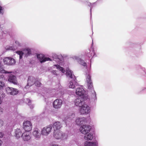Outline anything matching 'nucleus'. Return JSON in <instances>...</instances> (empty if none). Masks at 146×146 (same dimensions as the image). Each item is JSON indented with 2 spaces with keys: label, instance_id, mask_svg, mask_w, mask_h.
I'll list each match as a JSON object with an SVG mask.
<instances>
[{
  "label": "nucleus",
  "instance_id": "nucleus-1",
  "mask_svg": "<svg viewBox=\"0 0 146 146\" xmlns=\"http://www.w3.org/2000/svg\"><path fill=\"white\" fill-rule=\"evenodd\" d=\"M86 56L85 59L83 57L81 58L80 56H75L73 58L76 60L79 64L84 67H87V62L88 64H90V66L91 67V60L93 57L91 56V55L90 56H88V55H86Z\"/></svg>",
  "mask_w": 146,
  "mask_h": 146
},
{
  "label": "nucleus",
  "instance_id": "nucleus-2",
  "mask_svg": "<svg viewBox=\"0 0 146 146\" xmlns=\"http://www.w3.org/2000/svg\"><path fill=\"white\" fill-rule=\"evenodd\" d=\"M86 74L88 75L86 76V81L87 83L88 89L91 92L92 94V98L93 100L95 101L96 100V92L93 88V83L91 80V76L89 72L88 74L86 73Z\"/></svg>",
  "mask_w": 146,
  "mask_h": 146
},
{
  "label": "nucleus",
  "instance_id": "nucleus-3",
  "mask_svg": "<svg viewBox=\"0 0 146 146\" xmlns=\"http://www.w3.org/2000/svg\"><path fill=\"white\" fill-rule=\"evenodd\" d=\"M66 74L67 77L72 79L70 81L68 84V86L70 88L74 89L77 86L78 83L76 81V79L75 77L74 74H72V73L71 71L68 68H67L66 69Z\"/></svg>",
  "mask_w": 146,
  "mask_h": 146
},
{
  "label": "nucleus",
  "instance_id": "nucleus-4",
  "mask_svg": "<svg viewBox=\"0 0 146 146\" xmlns=\"http://www.w3.org/2000/svg\"><path fill=\"white\" fill-rule=\"evenodd\" d=\"M34 50L28 47H24L21 48L20 50L17 51L16 53L18 55H35L33 53ZM35 55H41L40 54L36 53Z\"/></svg>",
  "mask_w": 146,
  "mask_h": 146
},
{
  "label": "nucleus",
  "instance_id": "nucleus-5",
  "mask_svg": "<svg viewBox=\"0 0 146 146\" xmlns=\"http://www.w3.org/2000/svg\"><path fill=\"white\" fill-rule=\"evenodd\" d=\"M41 94L45 99L48 97L56 96V92L54 90H48L45 88L43 89Z\"/></svg>",
  "mask_w": 146,
  "mask_h": 146
},
{
  "label": "nucleus",
  "instance_id": "nucleus-6",
  "mask_svg": "<svg viewBox=\"0 0 146 146\" xmlns=\"http://www.w3.org/2000/svg\"><path fill=\"white\" fill-rule=\"evenodd\" d=\"M53 136L56 139L61 140L66 139L68 137L67 134L60 130L54 131Z\"/></svg>",
  "mask_w": 146,
  "mask_h": 146
},
{
  "label": "nucleus",
  "instance_id": "nucleus-7",
  "mask_svg": "<svg viewBox=\"0 0 146 146\" xmlns=\"http://www.w3.org/2000/svg\"><path fill=\"white\" fill-rule=\"evenodd\" d=\"M52 127V124H50L43 127L41 131L42 135L45 136L48 135L51 131Z\"/></svg>",
  "mask_w": 146,
  "mask_h": 146
},
{
  "label": "nucleus",
  "instance_id": "nucleus-8",
  "mask_svg": "<svg viewBox=\"0 0 146 146\" xmlns=\"http://www.w3.org/2000/svg\"><path fill=\"white\" fill-rule=\"evenodd\" d=\"M79 111L81 114H88L90 112V108L85 103L80 107Z\"/></svg>",
  "mask_w": 146,
  "mask_h": 146
},
{
  "label": "nucleus",
  "instance_id": "nucleus-9",
  "mask_svg": "<svg viewBox=\"0 0 146 146\" xmlns=\"http://www.w3.org/2000/svg\"><path fill=\"white\" fill-rule=\"evenodd\" d=\"M75 113L72 112L69 113L68 115L63 119L66 126L71 123V121L75 117Z\"/></svg>",
  "mask_w": 146,
  "mask_h": 146
},
{
  "label": "nucleus",
  "instance_id": "nucleus-10",
  "mask_svg": "<svg viewBox=\"0 0 146 146\" xmlns=\"http://www.w3.org/2000/svg\"><path fill=\"white\" fill-rule=\"evenodd\" d=\"M85 101V100L83 97L78 96L74 100V102L75 105L80 107L86 103Z\"/></svg>",
  "mask_w": 146,
  "mask_h": 146
},
{
  "label": "nucleus",
  "instance_id": "nucleus-11",
  "mask_svg": "<svg viewBox=\"0 0 146 146\" xmlns=\"http://www.w3.org/2000/svg\"><path fill=\"white\" fill-rule=\"evenodd\" d=\"M91 128L90 126L88 125H85L81 126L79 129L81 133L85 135L89 133Z\"/></svg>",
  "mask_w": 146,
  "mask_h": 146
},
{
  "label": "nucleus",
  "instance_id": "nucleus-12",
  "mask_svg": "<svg viewBox=\"0 0 146 146\" xmlns=\"http://www.w3.org/2000/svg\"><path fill=\"white\" fill-rule=\"evenodd\" d=\"M23 128L26 131H31L32 128V125L30 121H26L23 123Z\"/></svg>",
  "mask_w": 146,
  "mask_h": 146
},
{
  "label": "nucleus",
  "instance_id": "nucleus-13",
  "mask_svg": "<svg viewBox=\"0 0 146 146\" xmlns=\"http://www.w3.org/2000/svg\"><path fill=\"white\" fill-rule=\"evenodd\" d=\"M6 90L8 94L12 95H16L18 93V91L17 89L12 87H8L6 88Z\"/></svg>",
  "mask_w": 146,
  "mask_h": 146
},
{
  "label": "nucleus",
  "instance_id": "nucleus-14",
  "mask_svg": "<svg viewBox=\"0 0 146 146\" xmlns=\"http://www.w3.org/2000/svg\"><path fill=\"white\" fill-rule=\"evenodd\" d=\"M33 134L36 139H40L42 134L40 130L38 128H36L33 129Z\"/></svg>",
  "mask_w": 146,
  "mask_h": 146
},
{
  "label": "nucleus",
  "instance_id": "nucleus-15",
  "mask_svg": "<svg viewBox=\"0 0 146 146\" xmlns=\"http://www.w3.org/2000/svg\"><path fill=\"white\" fill-rule=\"evenodd\" d=\"M87 119L85 117H77L76 119L75 122L77 125H80L82 124L87 123Z\"/></svg>",
  "mask_w": 146,
  "mask_h": 146
},
{
  "label": "nucleus",
  "instance_id": "nucleus-16",
  "mask_svg": "<svg viewBox=\"0 0 146 146\" xmlns=\"http://www.w3.org/2000/svg\"><path fill=\"white\" fill-rule=\"evenodd\" d=\"M62 104V101L60 99H57L55 100L53 102V106L56 109L60 108Z\"/></svg>",
  "mask_w": 146,
  "mask_h": 146
},
{
  "label": "nucleus",
  "instance_id": "nucleus-17",
  "mask_svg": "<svg viewBox=\"0 0 146 146\" xmlns=\"http://www.w3.org/2000/svg\"><path fill=\"white\" fill-rule=\"evenodd\" d=\"M29 131H26L22 134L21 137L25 141H27L30 139L31 137L30 133Z\"/></svg>",
  "mask_w": 146,
  "mask_h": 146
},
{
  "label": "nucleus",
  "instance_id": "nucleus-18",
  "mask_svg": "<svg viewBox=\"0 0 146 146\" xmlns=\"http://www.w3.org/2000/svg\"><path fill=\"white\" fill-rule=\"evenodd\" d=\"M85 91L83 88L82 86H79L78 87L76 91V93L77 95L79 96L83 97V94H84Z\"/></svg>",
  "mask_w": 146,
  "mask_h": 146
},
{
  "label": "nucleus",
  "instance_id": "nucleus-19",
  "mask_svg": "<svg viewBox=\"0 0 146 146\" xmlns=\"http://www.w3.org/2000/svg\"><path fill=\"white\" fill-rule=\"evenodd\" d=\"M35 80V79L34 77L31 76L29 77L28 83L25 88H29V86H31L33 85L34 84Z\"/></svg>",
  "mask_w": 146,
  "mask_h": 146
},
{
  "label": "nucleus",
  "instance_id": "nucleus-20",
  "mask_svg": "<svg viewBox=\"0 0 146 146\" xmlns=\"http://www.w3.org/2000/svg\"><path fill=\"white\" fill-rule=\"evenodd\" d=\"M44 55H36L37 58L41 63H42L46 61H51V60L49 58L45 57Z\"/></svg>",
  "mask_w": 146,
  "mask_h": 146
},
{
  "label": "nucleus",
  "instance_id": "nucleus-21",
  "mask_svg": "<svg viewBox=\"0 0 146 146\" xmlns=\"http://www.w3.org/2000/svg\"><path fill=\"white\" fill-rule=\"evenodd\" d=\"M53 58L54 60L58 62L59 64L63 62V57L62 55H54Z\"/></svg>",
  "mask_w": 146,
  "mask_h": 146
},
{
  "label": "nucleus",
  "instance_id": "nucleus-22",
  "mask_svg": "<svg viewBox=\"0 0 146 146\" xmlns=\"http://www.w3.org/2000/svg\"><path fill=\"white\" fill-rule=\"evenodd\" d=\"M52 125L54 131L59 130V129L62 127L61 123L58 121L55 122Z\"/></svg>",
  "mask_w": 146,
  "mask_h": 146
},
{
  "label": "nucleus",
  "instance_id": "nucleus-23",
  "mask_svg": "<svg viewBox=\"0 0 146 146\" xmlns=\"http://www.w3.org/2000/svg\"><path fill=\"white\" fill-rule=\"evenodd\" d=\"M14 135L17 139L21 137L23 134L21 130L20 129H17L14 130Z\"/></svg>",
  "mask_w": 146,
  "mask_h": 146
},
{
  "label": "nucleus",
  "instance_id": "nucleus-24",
  "mask_svg": "<svg viewBox=\"0 0 146 146\" xmlns=\"http://www.w3.org/2000/svg\"><path fill=\"white\" fill-rule=\"evenodd\" d=\"M8 81L14 84H17V80L16 76L13 75H11L9 76Z\"/></svg>",
  "mask_w": 146,
  "mask_h": 146
},
{
  "label": "nucleus",
  "instance_id": "nucleus-25",
  "mask_svg": "<svg viewBox=\"0 0 146 146\" xmlns=\"http://www.w3.org/2000/svg\"><path fill=\"white\" fill-rule=\"evenodd\" d=\"M84 138L86 140H91L93 138V134L91 133L86 134L84 136Z\"/></svg>",
  "mask_w": 146,
  "mask_h": 146
},
{
  "label": "nucleus",
  "instance_id": "nucleus-26",
  "mask_svg": "<svg viewBox=\"0 0 146 146\" xmlns=\"http://www.w3.org/2000/svg\"><path fill=\"white\" fill-rule=\"evenodd\" d=\"M98 143L96 141L94 142L86 141L84 143V146H97Z\"/></svg>",
  "mask_w": 146,
  "mask_h": 146
},
{
  "label": "nucleus",
  "instance_id": "nucleus-27",
  "mask_svg": "<svg viewBox=\"0 0 146 146\" xmlns=\"http://www.w3.org/2000/svg\"><path fill=\"white\" fill-rule=\"evenodd\" d=\"M5 49L7 50H11L14 51L15 50L16 48L14 46L7 45L5 47Z\"/></svg>",
  "mask_w": 146,
  "mask_h": 146
},
{
  "label": "nucleus",
  "instance_id": "nucleus-28",
  "mask_svg": "<svg viewBox=\"0 0 146 146\" xmlns=\"http://www.w3.org/2000/svg\"><path fill=\"white\" fill-rule=\"evenodd\" d=\"M15 59L9 57V60L8 61V65H12L15 64Z\"/></svg>",
  "mask_w": 146,
  "mask_h": 146
},
{
  "label": "nucleus",
  "instance_id": "nucleus-29",
  "mask_svg": "<svg viewBox=\"0 0 146 146\" xmlns=\"http://www.w3.org/2000/svg\"><path fill=\"white\" fill-rule=\"evenodd\" d=\"M12 73V72L11 71H5V70H4L3 68L2 67L1 63V62H0V73H5V74H9V73Z\"/></svg>",
  "mask_w": 146,
  "mask_h": 146
},
{
  "label": "nucleus",
  "instance_id": "nucleus-30",
  "mask_svg": "<svg viewBox=\"0 0 146 146\" xmlns=\"http://www.w3.org/2000/svg\"><path fill=\"white\" fill-rule=\"evenodd\" d=\"M53 66L54 68L56 67L58 69H59L60 71H61L63 73H64L65 72L63 68L60 66V65L58 64L55 65Z\"/></svg>",
  "mask_w": 146,
  "mask_h": 146
},
{
  "label": "nucleus",
  "instance_id": "nucleus-31",
  "mask_svg": "<svg viewBox=\"0 0 146 146\" xmlns=\"http://www.w3.org/2000/svg\"><path fill=\"white\" fill-rule=\"evenodd\" d=\"M34 84L37 87H40L41 85V84L40 82L37 80H35L34 82Z\"/></svg>",
  "mask_w": 146,
  "mask_h": 146
},
{
  "label": "nucleus",
  "instance_id": "nucleus-32",
  "mask_svg": "<svg viewBox=\"0 0 146 146\" xmlns=\"http://www.w3.org/2000/svg\"><path fill=\"white\" fill-rule=\"evenodd\" d=\"M95 3H90L89 4H88V5L90 7V14L91 16L92 15V8H93L94 5L95 4Z\"/></svg>",
  "mask_w": 146,
  "mask_h": 146
},
{
  "label": "nucleus",
  "instance_id": "nucleus-33",
  "mask_svg": "<svg viewBox=\"0 0 146 146\" xmlns=\"http://www.w3.org/2000/svg\"><path fill=\"white\" fill-rule=\"evenodd\" d=\"M8 60L9 57H6L3 59V61L5 64H6L8 65Z\"/></svg>",
  "mask_w": 146,
  "mask_h": 146
},
{
  "label": "nucleus",
  "instance_id": "nucleus-34",
  "mask_svg": "<svg viewBox=\"0 0 146 146\" xmlns=\"http://www.w3.org/2000/svg\"><path fill=\"white\" fill-rule=\"evenodd\" d=\"M5 86V84L3 82L0 81V90L3 89Z\"/></svg>",
  "mask_w": 146,
  "mask_h": 146
},
{
  "label": "nucleus",
  "instance_id": "nucleus-35",
  "mask_svg": "<svg viewBox=\"0 0 146 146\" xmlns=\"http://www.w3.org/2000/svg\"><path fill=\"white\" fill-rule=\"evenodd\" d=\"M25 102L26 103L28 104L29 106L31 105V100L27 98L25 100Z\"/></svg>",
  "mask_w": 146,
  "mask_h": 146
},
{
  "label": "nucleus",
  "instance_id": "nucleus-36",
  "mask_svg": "<svg viewBox=\"0 0 146 146\" xmlns=\"http://www.w3.org/2000/svg\"><path fill=\"white\" fill-rule=\"evenodd\" d=\"M139 69H141L143 70L146 74V69L142 67L141 66H139Z\"/></svg>",
  "mask_w": 146,
  "mask_h": 146
},
{
  "label": "nucleus",
  "instance_id": "nucleus-37",
  "mask_svg": "<svg viewBox=\"0 0 146 146\" xmlns=\"http://www.w3.org/2000/svg\"><path fill=\"white\" fill-rule=\"evenodd\" d=\"M15 43L18 46H22V44L19 42L17 41L16 40L15 42Z\"/></svg>",
  "mask_w": 146,
  "mask_h": 146
},
{
  "label": "nucleus",
  "instance_id": "nucleus-38",
  "mask_svg": "<svg viewBox=\"0 0 146 146\" xmlns=\"http://www.w3.org/2000/svg\"><path fill=\"white\" fill-rule=\"evenodd\" d=\"M3 136V134L1 132H0V137H2ZM2 141L0 139V146H1L2 144Z\"/></svg>",
  "mask_w": 146,
  "mask_h": 146
},
{
  "label": "nucleus",
  "instance_id": "nucleus-39",
  "mask_svg": "<svg viewBox=\"0 0 146 146\" xmlns=\"http://www.w3.org/2000/svg\"><path fill=\"white\" fill-rule=\"evenodd\" d=\"M3 124V121L1 119H0V128L2 127Z\"/></svg>",
  "mask_w": 146,
  "mask_h": 146
},
{
  "label": "nucleus",
  "instance_id": "nucleus-40",
  "mask_svg": "<svg viewBox=\"0 0 146 146\" xmlns=\"http://www.w3.org/2000/svg\"><path fill=\"white\" fill-rule=\"evenodd\" d=\"M3 109L1 107H0V115L3 113Z\"/></svg>",
  "mask_w": 146,
  "mask_h": 146
},
{
  "label": "nucleus",
  "instance_id": "nucleus-41",
  "mask_svg": "<svg viewBox=\"0 0 146 146\" xmlns=\"http://www.w3.org/2000/svg\"><path fill=\"white\" fill-rule=\"evenodd\" d=\"M57 71L55 70L53 71L52 72V73L54 75H57Z\"/></svg>",
  "mask_w": 146,
  "mask_h": 146
},
{
  "label": "nucleus",
  "instance_id": "nucleus-42",
  "mask_svg": "<svg viewBox=\"0 0 146 146\" xmlns=\"http://www.w3.org/2000/svg\"><path fill=\"white\" fill-rule=\"evenodd\" d=\"M4 13V12L3 11V10H1V11H0V14L1 15H3Z\"/></svg>",
  "mask_w": 146,
  "mask_h": 146
},
{
  "label": "nucleus",
  "instance_id": "nucleus-43",
  "mask_svg": "<svg viewBox=\"0 0 146 146\" xmlns=\"http://www.w3.org/2000/svg\"><path fill=\"white\" fill-rule=\"evenodd\" d=\"M92 52L93 53H91L90 54L91 55H96V54L95 53V52H94V50H93V49H92Z\"/></svg>",
  "mask_w": 146,
  "mask_h": 146
},
{
  "label": "nucleus",
  "instance_id": "nucleus-44",
  "mask_svg": "<svg viewBox=\"0 0 146 146\" xmlns=\"http://www.w3.org/2000/svg\"><path fill=\"white\" fill-rule=\"evenodd\" d=\"M19 56H19L20 59H21L23 57H22L23 55H19Z\"/></svg>",
  "mask_w": 146,
  "mask_h": 146
},
{
  "label": "nucleus",
  "instance_id": "nucleus-45",
  "mask_svg": "<svg viewBox=\"0 0 146 146\" xmlns=\"http://www.w3.org/2000/svg\"><path fill=\"white\" fill-rule=\"evenodd\" d=\"M3 10V9L2 8V7L0 6V11L1 10Z\"/></svg>",
  "mask_w": 146,
  "mask_h": 146
},
{
  "label": "nucleus",
  "instance_id": "nucleus-46",
  "mask_svg": "<svg viewBox=\"0 0 146 146\" xmlns=\"http://www.w3.org/2000/svg\"><path fill=\"white\" fill-rule=\"evenodd\" d=\"M2 102V101L1 100V98L0 97V104Z\"/></svg>",
  "mask_w": 146,
  "mask_h": 146
},
{
  "label": "nucleus",
  "instance_id": "nucleus-47",
  "mask_svg": "<svg viewBox=\"0 0 146 146\" xmlns=\"http://www.w3.org/2000/svg\"><path fill=\"white\" fill-rule=\"evenodd\" d=\"M52 146H61L58 145H52Z\"/></svg>",
  "mask_w": 146,
  "mask_h": 146
},
{
  "label": "nucleus",
  "instance_id": "nucleus-48",
  "mask_svg": "<svg viewBox=\"0 0 146 146\" xmlns=\"http://www.w3.org/2000/svg\"><path fill=\"white\" fill-rule=\"evenodd\" d=\"M33 105H31V106H30V108H31L32 109V108H33Z\"/></svg>",
  "mask_w": 146,
  "mask_h": 146
},
{
  "label": "nucleus",
  "instance_id": "nucleus-49",
  "mask_svg": "<svg viewBox=\"0 0 146 146\" xmlns=\"http://www.w3.org/2000/svg\"><path fill=\"white\" fill-rule=\"evenodd\" d=\"M93 44V40H92V46Z\"/></svg>",
  "mask_w": 146,
  "mask_h": 146
},
{
  "label": "nucleus",
  "instance_id": "nucleus-50",
  "mask_svg": "<svg viewBox=\"0 0 146 146\" xmlns=\"http://www.w3.org/2000/svg\"><path fill=\"white\" fill-rule=\"evenodd\" d=\"M88 51H89V52H90V50H88Z\"/></svg>",
  "mask_w": 146,
  "mask_h": 146
}]
</instances>
